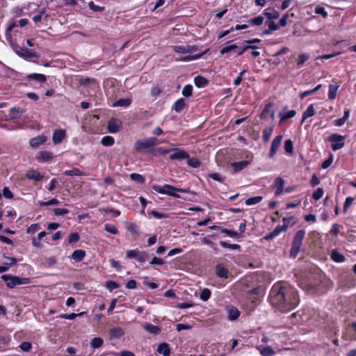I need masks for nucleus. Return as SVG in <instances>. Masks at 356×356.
Wrapping results in <instances>:
<instances>
[{
  "instance_id": "obj_1",
  "label": "nucleus",
  "mask_w": 356,
  "mask_h": 356,
  "mask_svg": "<svg viewBox=\"0 0 356 356\" xmlns=\"http://www.w3.org/2000/svg\"><path fill=\"white\" fill-rule=\"evenodd\" d=\"M270 304L282 312H289L300 302L298 291L291 286L277 282L272 287L269 294Z\"/></svg>"
},
{
  "instance_id": "obj_2",
  "label": "nucleus",
  "mask_w": 356,
  "mask_h": 356,
  "mask_svg": "<svg viewBox=\"0 0 356 356\" xmlns=\"http://www.w3.org/2000/svg\"><path fill=\"white\" fill-rule=\"evenodd\" d=\"M152 188L159 193L168 195L174 197H179V195L175 192L188 193L189 191L187 189L176 188L170 184H165L163 186L153 185Z\"/></svg>"
},
{
  "instance_id": "obj_3",
  "label": "nucleus",
  "mask_w": 356,
  "mask_h": 356,
  "mask_svg": "<svg viewBox=\"0 0 356 356\" xmlns=\"http://www.w3.org/2000/svg\"><path fill=\"white\" fill-rule=\"evenodd\" d=\"M305 235V231L303 229L298 230L294 236L292 246L290 251L291 257L295 258L298 255L300 248L302 245V241Z\"/></svg>"
},
{
  "instance_id": "obj_4",
  "label": "nucleus",
  "mask_w": 356,
  "mask_h": 356,
  "mask_svg": "<svg viewBox=\"0 0 356 356\" xmlns=\"http://www.w3.org/2000/svg\"><path fill=\"white\" fill-rule=\"evenodd\" d=\"M1 278L6 282V286L8 288H14L17 285L27 284L30 283L29 278L27 277H19L10 275H3Z\"/></svg>"
},
{
  "instance_id": "obj_5",
  "label": "nucleus",
  "mask_w": 356,
  "mask_h": 356,
  "mask_svg": "<svg viewBox=\"0 0 356 356\" xmlns=\"http://www.w3.org/2000/svg\"><path fill=\"white\" fill-rule=\"evenodd\" d=\"M158 144L159 140L156 138H149L138 140L135 143L134 147L136 150L140 151L157 145Z\"/></svg>"
},
{
  "instance_id": "obj_6",
  "label": "nucleus",
  "mask_w": 356,
  "mask_h": 356,
  "mask_svg": "<svg viewBox=\"0 0 356 356\" xmlns=\"http://www.w3.org/2000/svg\"><path fill=\"white\" fill-rule=\"evenodd\" d=\"M15 53L24 59L38 57V53L34 49H29L24 47L17 46L14 49Z\"/></svg>"
},
{
  "instance_id": "obj_7",
  "label": "nucleus",
  "mask_w": 356,
  "mask_h": 356,
  "mask_svg": "<svg viewBox=\"0 0 356 356\" xmlns=\"http://www.w3.org/2000/svg\"><path fill=\"white\" fill-rule=\"evenodd\" d=\"M127 256L131 259H136L140 263H143L148 258L149 254L145 251H139L138 250H130L127 251Z\"/></svg>"
},
{
  "instance_id": "obj_8",
  "label": "nucleus",
  "mask_w": 356,
  "mask_h": 356,
  "mask_svg": "<svg viewBox=\"0 0 356 356\" xmlns=\"http://www.w3.org/2000/svg\"><path fill=\"white\" fill-rule=\"evenodd\" d=\"M332 144V149L333 151H337L341 149L344 146V137L337 134H332L328 139Z\"/></svg>"
},
{
  "instance_id": "obj_9",
  "label": "nucleus",
  "mask_w": 356,
  "mask_h": 356,
  "mask_svg": "<svg viewBox=\"0 0 356 356\" xmlns=\"http://www.w3.org/2000/svg\"><path fill=\"white\" fill-rule=\"evenodd\" d=\"M122 126V122L120 120L112 118L108 122V130L110 133H117L121 129Z\"/></svg>"
},
{
  "instance_id": "obj_10",
  "label": "nucleus",
  "mask_w": 356,
  "mask_h": 356,
  "mask_svg": "<svg viewBox=\"0 0 356 356\" xmlns=\"http://www.w3.org/2000/svg\"><path fill=\"white\" fill-rule=\"evenodd\" d=\"M172 152L173 153L170 156L171 160H181L189 157L187 152L178 148L172 149Z\"/></svg>"
},
{
  "instance_id": "obj_11",
  "label": "nucleus",
  "mask_w": 356,
  "mask_h": 356,
  "mask_svg": "<svg viewBox=\"0 0 356 356\" xmlns=\"http://www.w3.org/2000/svg\"><path fill=\"white\" fill-rule=\"evenodd\" d=\"M282 140V136H277L273 140L270 150L269 153V157L273 158L276 154Z\"/></svg>"
},
{
  "instance_id": "obj_12",
  "label": "nucleus",
  "mask_w": 356,
  "mask_h": 356,
  "mask_svg": "<svg viewBox=\"0 0 356 356\" xmlns=\"http://www.w3.org/2000/svg\"><path fill=\"white\" fill-rule=\"evenodd\" d=\"M47 140V136L44 135H40L35 138H33L29 141V145L33 148H36L40 145L44 144Z\"/></svg>"
},
{
  "instance_id": "obj_13",
  "label": "nucleus",
  "mask_w": 356,
  "mask_h": 356,
  "mask_svg": "<svg viewBox=\"0 0 356 356\" xmlns=\"http://www.w3.org/2000/svg\"><path fill=\"white\" fill-rule=\"evenodd\" d=\"M26 110L19 107L14 106L9 110V118L10 120H17L25 113Z\"/></svg>"
},
{
  "instance_id": "obj_14",
  "label": "nucleus",
  "mask_w": 356,
  "mask_h": 356,
  "mask_svg": "<svg viewBox=\"0 0 356 356\" xmlns=\"http://www.w3.org/2000/svg\"><path fill=\"white\" fill-rule=\"evenodd\" d=\"M66 133L63 129H56L52 136V140L54 144H59L65 138Z\"/></svg>"
},
{
  "instance_id": "obj_15",
  "label": "nucleus",
  "mask_w": 356,
  "mask_h": 356,
  "mask_svg": "<svg viewBox=\"0 0 356 356\" xmlns=\"http://www.w3.org/2000/svg\"><path fill=\"white\" fill-rule=\"evenodd\" d=\"M286 230V226L282 225V226H277L273 232H271L269 234L266 235L265 236L266 240H272L275 237L279 236L282 232Z\"/></svg>"
},
{
  "instance_id": "obj_16",
  "label": "nucleus",
  "mask_w": 356,
  "mask_h": 356,
  "mask_svg": "<svg viewBox=\"0 0 356 356\" xmlns=\"http://www.w3.org/2000/svg\"><path fill=\"white\" fill-rule=\"evenodd\" d=\"M271 118L272 119H274L275 118V112L273 110V106L270 104H268L266 106L264 111H262L261 114V119H267L268 118Z\"/></svg>"
},
{
  "instance_id": "obj_17",
  "label": "nucleus",
  "mask_w": 356,
  "mask_h": 356,
  "mask_svg": "<svg viewBox=\"0 0 356 356\" xmlns=\"http://www.w3.org/2000/svg\"><path fill=\"white\" fill-rule=\"evenodd\" d=\"M173 50L179 54H186L197 50L195 46L187 45V46H175Z\"/></svg>"
},
{
  "instance_id": "obj_18",
  "label": "nucleus",
  "mask_w": 356,
  "mask_h": 356,
  "mask_svg": "<svg viewBox=\"0 0 356 356\" xmlns=\"http://www.w3.org/2000/svg\"><path fill=\"white\" fill-rule=\"evenodd\" d=\"M268 19H277L280 17V13L273 8H267L263 13Z\"/></svg>"
},
{
  "instance_id": "obj_19",
  "label": "nucleus",
  "mask_w": 356,
  "mask_h": 356,
  "mask_svg": "<svg viewBox=\"0 0 356 356\" xmlns=\"http://www.w3.org/2000/svg\"><path fill=\"white\" fill-rule=\"evenodd\" d=\"M26 79L29 81H35L38 83H44L47 81V77L42 74L33 73L26 76Z\"/></svg>"
},
{
  "instance_id": "obj_20",
  "label": "nucleus",
  "mask_w": 356,
  "mask_h": 356,
  "mask_svg": "<svg viewBox=\"0 0 356 356\" xmlns=\"http://www.w3.org/2000/svg\"><path fill=\"white\" fill-rule=\"evenodd\" d=\"M284 180L282 177H277L275 179L274 184L277 190L275 191L276 195H280L284 193Z\"/></svg>"
},
{
  "instance_id": "obj_21",
  "label": "nucleus",
  "mask_w": 356,
  "mask_h": 356,
  "mask_svg": "<svg viewBox=\"0 0 356 356\" xmlns=\"http://www.w3.org/2000/svg\"><path fill=\"white\" fill-rule=\"evenodd\" d=\"M26 177L29 179L35 181H40L43 178V176L38 171L34 170H29L26 174Z\"/></svg>"
},
{
  "instance_id": "obj_22",
  "label": "nucleus",
  "mask_w": 356,
  "mask_h": 356,
  "mask_svg": "<svg viewBox=\"0 0 356 356\" xmlns=\"http://www.w3.org/2000/svg\"><path fill=\"white\" fill-rule=\"evenodd\" d=\"M37 159L38 161L42 162L49 161L53 159V155L50 152L42 151L39 153Z\"/></svg>"
},
{
  "instance_id": "obj_23",
  "label": "nucleus",
  "mask_w": 356,
  "mask_h": 356,
  "mask_svg": "<svg viewBox=\"0 0 356 356\" xmlns=\"http://www.w3.org/2000/svg\"><path fill=\"white\" fill-rule=\"evenodd\" d=\"M216 275L219 277L227 278L228 275V270L222 265L218 264L216 268Z\"/></svg>"
},
{
  "instance_id": "obj_24",
  "label": "nucleus",
  "mask_w": 356,
  "mask_h": 356,
  "mask_svg": "<svg viewBox=\"0 0 356 356\" xmlns=\"http://www.w3.org/2000/svg\"><path fill=\"white\" fill-rule=\"evenodd\" d=\"M131 102L132 99L131 98L120 99L113 104V106L127 107L131 104Z\"/></svg>"
},
{
  "instance_id": "obj_25",
  "label": "nucleus",
  "mask_w": 356,
  "mask_h": 356,
  "mask_svg": "<svg viewBox=\"0 0 356 356\" xmlns=\"http://www.w3.org/2000/svg\"><path fill=\"white\" fill-rule=\"evenodd\" d=\"M144 328L149 333H152V334H159L161 331V327H159V326L157 325H152L150 323H146L145 325H144Z\"/></svg>"
},
{
  "instance_id": "obj_26",
  "label": "nucleus",
  "mask_w": 356,
  "mask_h": 356,
  "mask_svg": "<svg viewBox=\"0 0 356 356\" xmlns=\"http://www.w3.org/2000/svg\"><path fill=\"white\" fill-rule=\"evenodd\" d=\"M86 256V252L83 250H74V252L72 254V258L76 261H81L83 259V258Z\"/></svg>"
},
{
  "instance_id": "obj_27",
  "label": "nucleus",
  "mask_w": 356,
  "mask_h": 356,
  "mask_svg": "<svg viewBox=\"0 0 356 356\" xmlns=\"http://www.w3.org/2000/svg\"><path fill=\"white\" fill-rule=\"evenodd\" d=\"M157 351L163 356H169L170 353L169 346L166 343H161L157 348Z\"/></svg>"
},
{
  "instance_id": "obj_28",
  "label": "nucleus",
  "mask_w": 356,
  "mask_h": 356,
  "mask_svg": "<svg viewBox=\"0 0 356 356\" xmlns=\"http://www.w3.org/2000/svg\"><path fill=\"white\" fill-rule=\"evenodd\" d=\"M239 311L234 307H231L228 309V318L230 321H234L239 316Z\"/></svg>"
},
{
  "instance_id": "obj_29",
  "label": "nucleus",
  "mask_w": 356,
  "mask_h": 356,
  "mask_svg": "<svg viewBox=\"0 0 356 356\" xmlns=\"http://www.w3.org/2000/svg\"><path fill=\"white\" fill-rule=\"evenodd\" d=\"M124 334L123 330L120 327H113L110 330V336L111 338H120Z\"/></svg>"
},
{
  "instance_id": "obj_30",
  "label": "nucleus",
  "mask_w": 356,
  "mask_h": 356,
  "mask_svg": "<svg viewBox=\"0 0 356 356\" xmlns=\"http://www.w3.org/2000/svg\"><path fill=\"white\" fill-rule=\"evenodd\" d=\"M315 114V110L313 104H310L302 114V122L309 117Z\"/></svg>"
},
{
  "instance_id": "obj_31",
  "label": "nucleus",
  "mask_w": 356,
  "mask_h": 356,
  "mask_svg": "<svg viewBox=\"0 0 356 356\" xmlns=\"http://www.w3.org/2000/svg\"><path fill=\"white\" fill-rule=\"evenodd\" d=\"M185 100L183 98H180L175 102L172 108L177 113H180L185 106Z\"/></svg>"
},
{
  "instance_id": "obj_32",
  "label": "nucleus",
  "mask_w": 356,
  "mask_h": 356,
  "mask_svg": "<svg viewBox=\"0 0 356 356\" xmlns=\"http://www.w3.org/2000/svg\"><path fill=\"white\" fill-rule=\"evenodd\" d=\"M194 83L197 87L202 88L207 85L208 80L203 76H197L195 78Z\"/></svg>"
},
{
  "instance_id": "obj_33",
  "label": "nucleus",
  "mask_w": 356,
  "mask_h": 356,
  "mask_svg": "<svg viewBox=\"0 0 356 356\" xmlns=\"http://www.w3.org/2000/svg\"><path fill=\"white\" fill-rule=\"evenodd\" d=\"M249 164L248 161H242L240 162H234L231 165L234 167V171L238 172L245 168Z\"/></svg>"
},
{
  "instance_id": "obj_34",
  "label": "nucleus",
  "mask_w": 356,
  "mask_h": 356,
  "mask_svg": "<svg viewBox=\"0 0 356 356\" xmlns=\"http://www.w3.org/2000/svg\"><path fill=\"white\" fill-rule=\"evenodd\" d=\"M331 258L333 261H334L336 262H339V263H341V262H343L345 261L344 256L342 254L337 252V250L332 251Z\"/></svg>"
},
{
  "instance_id": "obj_35",
  "label": "nucleus",
  "mask_w": 356,
  "mask_h": 356,
  "mask_svg": "<svg viewBox=\"0 0 356 356\" xmlns=\"http://www.w3.org/2000/svg\"><path fill=\"white\" fill-rule=\"evenodd\" d=\"M273 131V127H266L263 130V140L265 143L268 142V140L272 135Z\"/></svg>"
},
{
  "instance_id": "obj_36",
  "label": "nucleus",
  "mask_w": 356,
  "mask_h": 356,
  "mask_svg": "<svg viewBox=\"0 0 356 356\" xmlns=\"http://www.w3.org/2000/svg\"><path fill=\"white\" fill-rule=\"evenodd\" d=\"M64 174L67 176H82L83 172H81L79 168H74L72 170H67L64 172Z\"/></svg>"
},
{
  "instance_id": "obj_37",
  "label": "nucleus",
  "mask_w": 356,
  "mask_h": 356,
  "mask_svg": "<svg viewBox=\"0 0 356 356\" xmlns=\"http://www.w3.org/2000/svg\"><path fill=\"white\" fill-rule=\"evenodd\" d=\"M338 88L339 86L336 85L331 84L329 86L328 97L330 99H334L336 98Z\"/></svg>"
},
{
  "instance_id": "obj_38",
  "label": "nucleus",
  "mask_w": 356,
  "mask_h": 356,
  "mask_svg": "<svg viewBox=\"0 0 356 356\" xmlns=\"http://www.w3.org/2000/svg\"><path fill=\"white\" fill-rule=\"evenodd\" d=\"M289 16L293 17H294V13H291L290 14L289 11L286 12L282 16V17L280 19V21H279L280 26H281L282 27H284L287 24V21H288V19H289Z\"/></svg>"
},
{
  "instance_id": "obj_39",
  "label": "nucleus",
  "mask_w": 356,
  "mask_h": 356,
  "mask_svg": "<svg viewBox=\"0 0 356 356\" xmlns=\"http://www.w3.org/2000/svg\"><path fill=\"white\" fill-rule=\"evenodd\" d=\"M101 143L104 146L107 147L113 145L115 143V140L112 136H106L102 138Z\"/></svg>"
},
{
  "instance_id": "obj_40",
  "label": "nucleus",
  "mask_w": 356,
  "mask_h": 356,
  "mask_svg": "<svg viewBox=\"0 0 356 356\" xmlns=\"http://www.w3.org/2000/svg\"><path fill=\"white\" fill-rule=\"evenodd\" d=\"M260 353L263 356H273L275 355V351L270 346H266L260 350Z\"/></svg>"
},
{
  "instance_id": "obj_41",
  "label": "nucleus",
  "mask_w": 356,
  "mask_h": 356,
  "mask_svg": "<svg viewBox=\"0 0 356 356\" xmlns=\"http://www.w3.org/2000/svg\"><path fill=\"white\" fill-rule=\"evenodd\" d=\"M104 343L101 337H95L92 339L90 345L93 348H98L102 346Z\"/></svg>"
},
{
  "instance_id": "obj_42",
  "label": "nucleus",
  "mask_w": 356,
  "mask_h": 356,
  "mask_svg": "<svg viewBox=\"0 0 356 356\" xmlns=\"http://www.w3.org/2000/svg\"><path fill=\"white\" fill-rule=\"evenodd\" d=\"M263 197L261 196H256L253 197L248 198L245 200L246 205H253L259 203L262 200Z\"/></svg>"
},
{
  "instance_id": "obj_43",
  "label": "nucleus",
  "mask_w": 356,
  "mask_h": 356,
  "mask_svg": "<svg viewBox=\"0 0 356 356\" xmlns=\"http://www.w3.org/2000/svg\"><path fill=\"white\" fill-rule=\"evenodd\" d=\"M296 113V112L294 110L289 111L286 113H280L279 115L281 117V122L294 117Z\"/></svg>"
},
{
  "instance_id": "obj_44",
  "label": "nucleus",
  "mask_w": 356,
  "mask_h": 356,
  "mask_svg": "<svg viewBox=\"0 0 356 356\" xmlns=\"http://www.w3.org/2000/svg\"><path fill=\"white\" fill-rule=\"evenodd\" d=\"M84 314H85V312H81V313H79V314L72 313V314H61L60 316V317L61 318H63V319L73 320V319H74L77 316H83Z\"/></svg>"
},
{
  "instance_id": "obj_45",
  "label": "nucleus",
  "mask_w": 356,
  "mask_h": 356,
  "mask_svg": "<svg viewBox=\"0 0 356 356\" xmlns=\"http://www.w3.org/2000/svg\"><path fill=\"white\" fill-rule=\"evenodd\" d=\"M309 58V55L308 54H302L298 56V59L297 60V65L298 67L302 66L308 59Z\"/></svg>"
},
{
  "instance_id": "obj_46",
  "label": "nucleus",
  "mask_w": 356,
  "mask_h": 356,
  "mask_svg": "<svg viewBox=\"0 0 356 356\" xmlns=\"http://www.w3.org/2000/svg\"><path fill=\"white\" fill-rule=\"evenodd\" d=\"M192 92L193 86L190 84H188L184 87L182 90V95L186 97H188L192 95Z\"/></svg>"
},
{
  "instance_id": "obj_47",
  "label": "nucleus",
  "mask_w": 356,
  "mask_h": 356,
  "mask_svg": "<svg viewBox=\"0 0 356 356\" xmlns=\"http://www.w3.org/2000/svg\"><path fill=\"white\" fill-rule=\"evenodd\" d=\"M263 22H264V17L261 16H258L255 18H252L248 20V22L250 24L257 25V26H259V25L262 24Z\"/></svg>"
},
{
  "instance_id": "obj_48",
  "label": "nucleus",
  "mask_w": 356,
  "mask_h": 356,
  "mask_svg": "<svg viewBox=\"0 0 356 356\" xmlns=\"http://www.w3.org/2000/svg\"><path fill=\"white\" fill-rule=\"evenodd\" d=\"M56 261L57 260L54 257H47L45 259V261L43 263V265L47 268H50L56 263Z\"/></svg>"
},
{
  "instance_id": "obj_49",
  "label": "nucleus",
  "mask_w": 356,
  "mask_h": 356,
  "mask_svg": "<svg viewBox=\"0 0 356 356\" xmlns=\"http://www.w3.org/2000/svg\"><path fill=\"white\" fill-rule=\"evenodd\" d=\"M211 296V291L208 289H204L200 296V298L203 301H207L209 299Z\"/></svg>"
},
{
  "instance_id": "obj_50",
  "label": "nucleus",
  "mask_w": 356,
  "mask_h": 356,
  "mask_svg": "<svg viewBox=\"0 0 356 356\" xmlns=\"http://www.w3.org/2000/svg\"><path fill=\"white\" fill-rule=\"evenodd\" d=\"M220 245L222 248H229L232 250H238L240 248V245L238 244H229L225 241H220Z\"/></svg>"
},
{
  "instance_id": "obj_51",
  "label": "nucleus",
  "mask_w": 356,
  "mask_h": 356,
  "mask_svg": "<svg viewBox=\"0 0 356 356\" xmlns=\"http://www.w3.org/2000/svg\"><path fill=\"white\" fill-rule=\"evenodd\" d=\"M104 229L112 234H117L118 233V229L111 224H106L104 225Z\"/></svg>"
},
{
  "instance_id": "obj_52",
  "label": "nucleus",
  "mask_w": 356,
  "mask_h": 356,
  "mask_svg": "<svg viewBox=\"0 0 356 356\" xmlns=\"http://www.w3.org/2000/svg\"><path fill=\"white\" fill-rule=\"evenodd\" d=\"M187 163L193 168H198L200 165V162L195 158H187Z\"/></svg>"
},
{
  "instance_id": "obj_53",
  "label": "nucleus",
  "mask_w": 356,
  "mask_h": 356,
  "mask_svg": "<svg viewBox=\"0 0 356 356\" xmlns=\"http://www.w3.org/2000/svg\"><path fill=\"white\" fill-rule=\"evenodd\" d=\"M284 149L286 152L291 154L293 149V142L291 140H287L284 142Z\"/></svg>"
},
{
  "instance_id": "obj_54",
  "label": "nucleus",
  "mask_w": 356,
  "mask_h": 356,
  "mask_svg": "<svg viewBox=\"0 0 356 356\" xmlns=\"http://www.w3.org/2000/svg\"><path fill=\"white\" fill-rule=\"evenodd\" d=\"M221 232L225 233L227 235H228L229 236L233 237V238H238L240 236V234L238 233H237L236 232L232 231L230 229H225V228L221 229Z\"/></svg>"
},
{
  "instance_id": "obj_55",
  "label": "nucleus",
  "mask_w": 356,
  "mask_h": 356,
  "mask_svg": "<svg viewBox=\"0 0 356 356\" xmlns=\"http://www.w3.org/2000/svg\"><path fill=\"white\" fill-rule=\"evenodd\" d=\"M60 202L56 198H53L47 202H40L39 204L40 206H51V205H57L59 204Z\"/></svg>"
},
{
  "instance_id": "obj_56",
  "label": "nucleus",
  "mask_w": 356,
  "mask_h": 356,
  "mask_svg": "<svg viewBox=\"0 0 356 356\" xmlns=\"http://www.w3.org/2000/svg\"><path fill=\"white\" fill-rule=\"evenodd\" d=\"M130 177L133 181H136L138 183H143L145 181L144 177L138 173L131 174Z\"/></svg>"
},
{
  "instance_id": "obj_57",
  "label": "nucleus",
  "mask_w": 356,
  "mask_h": 356,
  "mask_svg": "<svg viewBox=\"0 0 356 356\" xmlns=\"http://www.w3.org/2000/svg\"><path fill=\"white\" fill-rule=\"evenodd\" d=\"M238 47L236 44H230V45H228V46H226L225 47H223L221 50H220V54H225L226 53H228L229 51H231L232 50H234L235 49H237Z\"/></svg>"
},
{
  "instance_id": "obj_58",
  "label": "nucleus",
  "mask_w": 356,
  "mask_h": 356,
  "mask_svg": "<svg viewBox=\"0 0 356 356\" xmlns=\"http://www.w3.org/2000/svg\"><path fill=\"white\" fill-rule=\"evenodd\" d=\"M323 193H324V191L322 188H318L315 192H314V193L312 194V197L316 200H318L319 199H321L323 195Z\"/></svg>"
},
{
  "instance_id": "obj_59",
  "label": "nucleus",
  "mask_w": 356,
  "mask_h": 356,
  "mask_svg": "<svg viewBox=\"0 0 356 356\" xmlns=\"http://www.w3.org/2000/svg\"><path fill=\"white\" fill-rule=\"evenodd\" d=\"M106 286L108 289H109L110 291H112L113 289H118L119 287V285L115 282L111 280V281L106 282Z\"/></svg>"
},
{
  "instance_id": "obj_60",
  "label": "nucleus",
  "mask_w": 356,
  "mask_h": 356,
  "mask_svg": "<svg viewBox=\"0 0 356 356\" xmlns=\"http://www.w3.org/2000/svg\"><path fill=\"white\" fill-rule=\"evenodd\" d=\"M52 211L56 216H63V215L67 214L69 213V210L65 209L58 208V209H54Z\"/></svg>"
},
{
  "instance_id": "obj_61",
  "label": "nucleus",
  "mask_w": 356,
  "mask_h": 356,
  "mask_svg": "<svg viewBox=\"0 0 356 356\" xmlns=\"http://www.w3.org/2000/svg\"><path fill=\"white\" fill-rule=\"evenodd\" d=\"M315 13L318 15H321L324 18L327 17V13L325 11L323 7L317 6L315 8Z\"/></svg>"
},
{
  "instance_id": "obj_62",
  "label": "nucleus",
  "mask_w": 356,
  "mask_h": 356,
  "mask_svg": "<svg viewBox=\"0 0 356 356\" xmlns=\"http://www.w3.org/2000/svg\"><path fill=\"white\" fill-rule=\"evenodd\" d=\"M19 347L23 351L29 352L31 349V343L28 341H24L20 344Z\"/></svg>"
},
{
  "instance_id": "obj_63",
  "label": "nucleus",
  "mask_w": 356,
  "mask_h": 356,
  "mask_svg": "<svg viewBox=\"0 0 356 356\" xmlns=\"http://www.w3.org/2000/svg\"><path fill=\"white\" fill-rule=\"evenodd\" d=\"M151 265H163L165 261L161 258L154 257L149 262Z\"/></svg>"
},
{
  "instance_id": "obj_64",
  "label": "nucleus",
  "mask_w": 356,
  "mask_h": 356,
  "mask_svg": "<svg viewBox=\"0 0 356 356\" xmlns=\"http://www.w3.org/2000/svg\"><path fill=\"white\" fill-rule=\"evenodd\" d=\"M40 229V226L38 224H33L29 227L26 229V232L29 234H33Z\"/></svg>"
}]
</instances>
